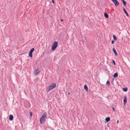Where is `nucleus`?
Returning <instances> with one entry per match:
<instances>
[{
    "mask_svg": "<svg viewBox=\"0 0 130 130\" xmlns=\"http://www.w3.org/2000/svg\"><path fill=\"white\" fill-rule=\"evenodd\" d=\"M52 85H51L48 86L46 89L47 92H49L51 90L55 88L56 86V84L55 83H53Z\"/></svg>",
    "mask_w": 130,
    "mask_h": 130,
    "instance_id": "f257e3e1",
    "label": "nucleus"
},
{
    "mask_svg": "<svg viewBox=\"0 0 130 130\" xmlns=\"http://www.w3.org/2000/svg\"><path fill=\"white\" fill-rule=\"evenodd\" d=\"M57 42L56 41L54 42L52 46V50L53 51L55 50L57 47Z\"/></svg>",
    "mask_w": 130,
    "mask_h": 130,
    "instance_id": "f03ea898",
    "label": "nucleus"
},
{
    "mask_svg": "<svg viewBox=\"0 0 130 130\" xmlns=\"http://www.w3.org/2000/svg\"><path fill=\"white\" fill-rule=\"evenodd\" d=\"M114 3L116 7H117L119 5V3L117 0H111Z\"/></svg>",
    "mask_w": 130,
    "mask_h": 130,
    "instance_id": "7ed1b4c3",
    "label": "nucleus"
},
{
    "mask_svg": "<svg viewBox=\"0 0 130 130\" xmlns=\"http://www.w3.org/2000/svg\"><path fill=\"white\" fill-rule=\"evenodd\" d=\"M35 50L34 48H33L31 49L29 53V55L30 57H32V53L33 51H34Z\"/></svg>",
    "mask_w": 130,
    "mask_h": 130,
    "instance_id": "20e7f679",
    "label": "nucleus"
},
{
    "mask_svg": "<svg viewBox=\"0 0 130 130\" xmlns=\"http://www.w3.org/2000/svg\"><path fill=\"white\" fill-rule=\"evenodd\" d=\"M45 121V119L41 117L40 119V122L41 124H43L44 123Z\"/></svg>",
    "mask_w": 130,
    "mask_h": 130,
    "instance_id": "39448f33",
    "label": "nucleus"
},
{
    "mask_svg": "<svg viewBox=\"0 0 130 130\" xmlns=\"http://www.w3.org/2000/svg\"><path fill=\"white\" fill-rule=\"evenodd\" d=\"M34 74L35 75H37L40 72L39 70L37 69L34 71Z\"/></svg>",
    "mask_w": 130,
    "mask_h": 130,
    "instance_id": "423d86ee",
    "label": "nucleus"
},
{
    "mask_svg": "<svg viewBox=\"0 0 130 130\" xmlns=\"http://www.w3.org/2000/svg\"><path fill=\"white\" fill-rule=\"evenodd\" d=\"M47 113L46 112H45L44 114L41 117L43 118H46L47 116Z\"/></svg>",
    "mask_w": 130,
    "mask_h": 130,
    "instance_id": "0eeeda50",
    "label": "nucleus"
},
{
    "mask_svg": "<svg viewBox=\"0 0 130 130\" xmlns=\"http://www.w3.org/2000/svg\"><path fill=\"white\" fill-rule=\"evenodd\" d=\"M127 96H125L124 98V99L123 100L124 103V104H125L127 103Z\"/></svg>",
    "mask_w": 130,
    "mask_h": 130,
    "instance_id": "6e6552de",
    "label": "nucleus"
},
{
    "mask_svg": "<svg viewBox=\"0 0 130 130\" xmlns=\"http://www.w3.org/2000/svg\"><path fill=\"white\" fill-rule=\"evenodd\" d=\"M112 51L116 56L118 55V54L117 53L115 49L114 48H113Z\"/></svg>",
    "mask_w": 130,
    "mask_h": 130,
    "instance_id": "1a4fd4ad",
    "label": "nucleus"
},
{
    "mask_svg": "<svg viewBox=\"0 0 130 130\" xmlns=\"http://www.w3.org/2000/svg\"><path fill=\"white\" fill-rule=\"evenodd\" d=\"M118 74L117 72L115 73L113 75L114 78H116L118 77Z\"/></svg>",
    "mask_w": 130,
    "mask_h": 130,
    "instance_id": "9d476101",
    "label": "nucleus"
},
{
    "mask_svg": "<svg viewBox=\"0 0 130 130\" xmlns=\"http://www.w3.org/2000/svg\"><path fill=\"white\" fill-rule=\"evenodd\" d=\"M13 116L12 115H10L9 116V120L10 121H11L13 120Z\"/></svg>",
    "mask_w": 130,
    "mask_h": 130,
    "instance_id": "9b49d317",
    "label": "nucleus"
},
{
    "mask_svg": "<svg viewBox=\"0 0 130 130\" xmlns=\"http://www.w3.org/2000/svg\"><path fill=\"white\" fill-rule=\"evenodd\" d=\"M84 89L86 91H88V89L87 86L86 85H85L84 86Z\"/></svg>",
    "mask_w": 130,
    "mask_h": 130,
    "instance_id": "f8f14e48",
    "label": "nucleus"
},
{
    "mask_svg": "<svg viewBox=\"0 0 130 130\" xmlns=\"http://www.w3.org/2000/svg\"><path fill=\"white\" fill-rule=\"evenodd\" d=\"M110 120V118L109 117H107L105 119V120L106 122H109Z\"/></svg>",
    "mask_w": 130,
    "mask_h": 130,
    "instance_id": "ddd939ff",
    "label": "nucleus"
},
{
    "mask_svg": "<svg viewBox=\"0 0 130 130\" xmlns=\"http://www.w3.org/2000/svg\"><path fill=\"white\" fill-rule=\"evenodd\" d=\"M123 11H124V12L126 14V16H128V14L127 13V12L126 11V10H125V9L124 8H123Z\"/></svg>",
    "mask_w": 130,
    "mask_h": 130,
    "instance_id": "4468645a",
    "label": "nucleus"
},
{
    "mask_svg": "<svg viewBox=\"0 0 130 130\" xmlns=\"http://www.w3.org/2000/svg\"><path fill=\"white\" fill-rule=\"evenodd\" d=\"M104 16L105 17L107 18H108V14L106 13H104Z\"/></svg>",
    "mask_w": 130,
    "mask_h": 130,
    "instance_id": "2eb2a0df",
    "label": "nucleus"
},
{
    "mask_svg": "<svg viewBox=\"0 0 130 130\" xmlns=\"http://www.w3.org/2000/svg\"><path fill=\"white\" fill-rule=\"evenodd\" d=\"M123 90L124 92H126L127 90V88H123Z\"/></svg>",
    "mask_w": 130,
    "mask_h": 130,
    "instance_id": "dca6fc26",
    "label": "nucleus"
},
{
    "mask_svg": "<svg viewBox=\"0 0 130 130\" xmlns=\"http://www.w3.org/2000/svg\"><path fill=\"white\" fill-rule=\"evenodd\" d=\"M113 37L114 40L115 41H116L117 40V39L116 37V36L114 35H113Z\"/></svg>",
    "mask_w": 130,
    "mask_h": 130,
    "instance_id": "f3484780",
    "label": "nucleus"
},
{
    "mask_svg": "<svg viewBox=\"0 0 130 130\" xmlns=\"http://www.w3.org/2000/svg\"><path fill=\"white\" fill-rule=\"evenodd\" d=\"M106 84L108 86H109L110 85V83L109 82V81H107L106 82Z\"/></svg>",
    "mask_w": 130,
    "mask_h": 130,
    "instance_id": "a211bd4d",
    "label": "nucleus"
},
{
    "mask_svg": "<svg viewBox=\"0 0 130 130\" xmlns=\"http://www.w3.org/2000/svg\"><path fill=\"white\" fill-rule=\"evenodd\" d=\"M123 3L124 6H125L126 4V2L124 1H123Z\"/></svg>",
    "mask_w": 130,
    "mask_h": 130,
    "instance_id": "6ab92c4d",
    "label": "nucleus"
},
{
    "mask_svg": "<svg viewBox=\"0 0 130 130\" xmlns=\"http://www.w3.org/2000/svg\"><path fill=\"white\" fill-rule=\"evenodd\" d=\"M112 62H113V64L114 65H115V64L116 63H115V61H114L113 60H112Z\"/></svg>",
    "mask_w": 130,
    "mask_h": 130,
    "instance_id": "aec40b11",
    "label": "nucleus"
},
{
    "mask_svg": "<svg viewBox=\"0 0 130 130\" xmlns=\"http://www.w3.org/2000/svg\"><path fill=\"white\" fill-rule=\"evenodd\" d=\"M112 111H115V109L114 108V107H112Z\"/></svg>",
    "mask_w": 130,
    "mask_h": 130,
    "instance_id": "412c9836",
    "label": "nucleus"
},
{
    "mask_svg": "<svg viewBox=\"0 0 130 130\" xmlns=\"http://www.w3.org/2000/svg\"><path fill=\"white\" fill-rule=\"evenodd\" d=\"M32 113L31 112L30 113V117H31L32 116Z\"/></svg>",
    "mask_w": 130,
    "mask_h": 130,
    "instance_id": "4be33fe9",
    "label": "nucleus"
},
{
    "mask_svg": "<svg viewBox=\"0 0 130 130\" xmlns=\"http://www.w3.org/2000/svg\"><path fill=\"white\" fill-rule=\"evenodd\" d=\"M114 41H113V40H112L111 41V44H113L114 43Z\"/></svg>",
    "mask_w": 130,
    "mask_h": 130,
    "instance_id": "5701e85b",
    "label": "nucleus"
},
{
    "mask_svg": "<svg viewBox=\"0 0 130 130\" xmlns=\"http://www.w3.org/2000/svg\"><path fill=\"white\" fill-rule=\"evenodd\" d=\"M52 2L54 4V0H52Z\"/></svg>",
    "mask_w": 130,
    "mask_h": 130,
    "instance_id": "b1692460",
    "label": "nucleus"
},
{
    "mask_svg": "<svg viewBox=\"0 0 130 130\" xmlns=\"http://www.w3.org/2000/svg\"><path fill=\"white\" fill-rule=\"evenodd\" d=\"M118 122H119V121L118 120H117V124H118Z\"/></svg>",
    "mask_w": 130,
    "mask_h": 130,
    "instance_id": "393cba45",
    "label": "nucleus"
},
{
    "mask_svg": "<svg viewBox=\"0 0 130 130\" xmlns=\"http://www.w3.org/2000/svg\"><path fill=\"white\" fill-rule=\"evenodd\" d=\"M68 94L70 95V93L69 92H68Z\"/></svg>",
    "mask_w": 130,
    "mask_h": 130,
    "instance_id": "a878e982",
    "label": "nucleus"
},
{
    "mask_svg": "<svg viewBox=\"0 0 130 130\" xmlns=\"http://www.w3.org/2000/svg\"><path fill=\"white\" fill-rule=\"evenodd\" d=\"M61 21H63V20H62V19H61Z\"/></svg>",
    "mask_w": 130,
    "mask_h": 130,
    "instance_id": "bb28decb",
    "label": "nucleus"
},
{
    "mask_svg": "<svg viewBox=\"0 0 130 130\" xmlns=\"http://www.w3.org/2000/svg\"><path fill=\"white\" fill-rule=\"evenodd\" d=\"M121 0L122 1V2H123V1H124V0Z\"/></svg>",
    "mask_w": 130,
    "mask_h": 130,
    "instance_id": "cd10ccee",
    "label": "nucleus"
},
{
    "mask_svg": "<svg viewBox=\"0 0 130 130\" xmlns=\"http://www.w3.org/2000/svg\"><path fill=\"white\" fill-rule=\"evenodd\" d=\"M59 130L58 129V130Z\"/></svg>",
    "mask_w": 130,
    "mask_h": 130,
    "instance_id": "c85d7f7f",
    "label": "nucleus"
}]
</instances>
